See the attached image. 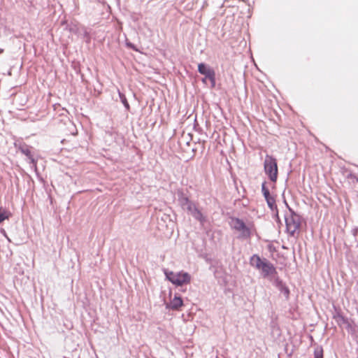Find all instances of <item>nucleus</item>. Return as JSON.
Segmentation results:
<instances>
[{"label":"nucleus","instance_id":"9b49d317","mask_svg":"<svg viewBox=\"0 0 358 358\" xmlns=\"http://www.w3.org/2000/svg\"><path fill=\"white\" fill-rule=\"evenodd\" d=\"M21 151L24 155L28 157L29 159L30 160V163L34 164V159L31 155V151L28 148H22Z\"/></svg>","mask_w":358,"mask_h":358},{"label":"nucleus","instance_id":"f257e3e1","mask_svg":"<svg viewBox=\"0 0 358 358\" xmlns=\"http://www.w3.org/2000/svg\"><path fill=\"white\" fill-rule=\"evenodd\" d=\"M229 225L238 234L237 238L241 240H248L256 232L255 224L252 222H244L237 217H231Z\"/></svg>","mask_w":358,"mask_h":358},{"label":"nucleus","instance_id":"f8f14e48","mask_svg":"<svg viewBox=\"0 0 358 358\" xmlns=\"http://www.w3.org/2000/svg\"><path fill=\"white\" fill-rule=\"evenodd\" d=\"M315 358H323V350L321 347L315 348L314 352Z\"/></svg>","mask_w":358,"mask_h":358},{"label":"nucleus","instance_id":"f03ea898","mask_svg":"<svg viewBox=\"0 0 358 358\" xmlns=\"http://www.w3.org/2000/svg\"><path fill=\"white\" fill-rule=\"evenodd\" d=\"M250 265L257 268L264 278L273 280L274 282L276 277V269L274 266L266 259H261L257 255H254L250 260Z\"/></svg>","mask_w":358,"mask_h":358},{"label":"nucleus","instance_id":"4468645a","mask_svg":"<svg viewBox=\"0 0 358 358\" xmlns=\"http://www.w3.org/2000/svg\"><path fill=\"white\" fill-rule=\"evenodd\" d=\"M119 95H120V100L122 101V103L124 104V106H125V108L127 109H129V105L127 101V99L125 97V96L124 94H122L121 92H119Z\"/></svg>","mask_w":358,"mask_h":358},{"label":"nucleus","instance_id":"1a4fd4ad","mask_svg":"<svg viewBox=\"0 0 358 358\" xmlns=\"http://www.w3.org/2000/svg\"><path fill=\"white\" fill-rule=\"evenodd\" d=\"M274 283L275 286L278 287V289L284 294V295L287 297L289 295V289L285 286L282 282L278 278H276Z\"/></svg>","mask_w":358,"mask_h":358},{"label":"nucleus","instance_id":"7ed1b4c3","mask_svg":"<svg viewBox=\"0 0 358 358\" xmlns=\"http://www.w3.org/2000/svg\"><path fill=\"white\" fill-rule=\"evenodd\" d=\"M166 278L176 286H182L190 282L191 275L184 271L173 272L168 270L164 271Z\"/></svg>","mask_w":358,"mask_h":358},{"label":"nucleus","instance_id":"39448f33","mask_svg":"<svg viewBox=\"0 0 358 358\" xmlns=\"http://www.w3.org/2000/svg\"><path fill=\"white\" fill-rule=\"evenodd\" d=\"M180 205L183 210L187 211L188 213L191 214L201 223H203L205 221V217H203L201 212L198 210L194 203L190 201L187 198H182L180 199Z\"/></svg>","mask_w":358,"mask_h":358},{"label":"nucleus","instance_id":"6e6552de","mask_svg":"<svg viewBox=\"0 0 358 358\" xmlns=\"http://www.w3.org/2000/svg\"><path fill=\"white\" fill-rule=\"evenodd\" d=\"M183 304L182 300L180 296H175L171 301L166 304V308L172 310H178Z\"/></svg>","mask_w":358,"mask_h":358},{"label":"nucleus","instance_id":"a211bd4d","mask_svg":"<svg viewBox=\"0 0 358 358\" xmlns=\"http://www.w3.org/2000/svg\"><path fill=\"white\" fill-rule=\"evenodd\" d=\"M3 52V50L0 48V53H2Z\"/></svg>","mask_w":358,"mask_h":358},{"label":"nucleus","instance_id":"dca6fc26","mask_svg":"<svg viewBox=\"0 0 358 358\" xmlns=\"http://www.w3.org/2000/svg\"><path fill=\"white\" fill-rule=\"evenodd\" d=\"M262 191L265 198L271 196L268 189L266 188L265 183L262 185Z\"/></svg>","mask_w":358,"mask_h":358},{"label":"nucleus","instance_id":"2eb2a0df","mask_svg":"<svg viewBox=\"0 0 358 358\" xmlns=\"http://www.w3.org/2000/svg\"><path fill=\"white\" fill-rule=\"evenodd\" d=\"M338 322L341 326L343 324H345L347 327H350V324L348 323V322L341 316L338 317Z\"/></svg>","mask_w":358,"mask_h":358},{"label":"nucleus","instance_id":"f3484780","mask_svg":"<svg viewBox=\"0 0 358 358\" xmlns=\"http://www.w3.org/2000/svg\"><path fill=\"white\" fill-rule=\"evenodd\" d=\"M207 79H208V78H206V77H205V78H203L202 79V82H203V83H206V80H207Z\"/></svg>","mask_w":358,"mask_h":358},{"label":"nucleus","instance_id":"423d86ee","mask_svg":"<svg viewBox=\"0 0 358 358\" xmlns=\"http://www.w3.org/2000/svg\"><path fill=\"white\" fill-rule=\"evenodd\" d=\"M264 171L272 182H275L278 177V166L276 160L266 156L264 160Z\"/></svg>","mask_w":358,"mask_h":358},{"label":"nucleus","instance_id":"20e7f679","mask_svg":"<svg viewBox=\"0 0 358 358\" xmlns=\"http://www.w3.org/2000/svg\"><path fill=\"white\" fill-rule=\"evenodd\" d=\"M285 223L287 230L292 236H294L295 233L299 229L301 226V217L291 209L289 213L285 215Z\"/></svg>","mask_w":358,"mask_h":358},{"label":"nucleus","instance_id":"9d476101","mask_svg":"<svg viewBox=\"0 0 358 358\" xmlns=\"http://www.w3.org/2000/svg\"><path fill=\"white\" fill-rule=\"evenodd\" d=\"M10 216L11 213L10 211L0 208V224L4 220H8Z\"/></svg>","mask_w":358,"mask_h":358},{"label":"nucleus","instance_id":"0eeeda50","mask_svg":"<svg viewBox=\"0 0 358 358\" xmlns=\"http://www.w3.org/2000/svg\"><path fill=\"white\" fill-rule=\"evenodd\" d=\"M198 71L201 74L205 76L206 78H208V79L211 83L212 87H213L215 85V71L209 66L203 63H201L198 65Z\"/></svg>","mask_w":358,"mask_h":358},{"label":"nucleus","instance_id":"ddd939ff","mask_svg":"<svg viewBox=\"0 0 358 358\" xmlns=\"http://www.w3.org/2000/svg\"><path fill=\"white\" fill-rule=\"evenodd\" d=\"M265 199L270 208L273 209L275 206V199L271 196H269Z\"/></svg>","mask_w":358,"mask_h":358}]
</instances>
